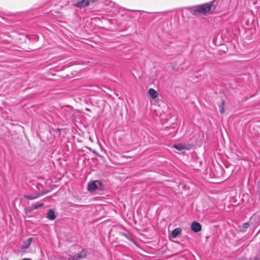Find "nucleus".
Masks as SVG:
<instances>
[{
	"label": "nucleus",
	"instance_id": "1",
	"mask_svg": "<svg viewBox=\"0 0 260 260\" xmlns=\"http://www.w3.org/2000/svg\"><path fill=\"white\" fill-rule=\"evenodd\" d=\"M193 146V144H184V143H178L174 144L173 147L179 151H182L183 150H189Z\"/></svg>",
	"mask_w": 260,
	"mask_h": 260
},
{
	"label": "nucleus",
	"instance_id": "2",
	"mask_svg": "<svg viewBox=\"0 0 260 260\" xmlns=\"http://www.w3.org/2000/svg\"><path fill=\"white\" fill-rule=\"evenodd\" d=\"M86 256V251L82 250L79 253H77L74 255L70 256L68 258V260H80L84 258Z\"/></svg>",
	"mask_w": 260,
	"mask_h": 260
},
{
	"label": "nucleus",
	"instance_id": "3",
	"mask_svg": "<svg viewBox=\"0 0 260 260\" xmlns=\"http://www.w3.org/2000/svg\"><path fill=\"white\" fill-rule=\"evenodd\" d=\"M97 183L100 186L102 185V183L98 180L89 182L87 187L88 191L89 192H93L95 190L98 189Z\"/></svg>",
	"mask_w": 260,
	"mask_h": 260
},
{
	"label": "nucleus",
	"instance_id": "4",
	"mask_svg": "<svg viewBox=\"0 0 260 260\" xmlns=\"http://www.w3.org/2000/svg\"><path fill=\"white\" fill-rule=\"evenodd\" d=\"M205 9L204 8L203 5L198 6L196 8L190 11V13L195 16H198L202 14H205Z\"/></svg>",
	"mask_w": 260,
	"mask_h": 260
},
{
	"label": "nucleus",
	"instance_id": "5",
	"mask_svg": "<svg viewBox=\"0 0 260 260\" xmlns=\"http://www.w3.org/2000/svg\"><path fill=\"white\" fill-rule=\"evenodd\" d=\"M97 1L98 0H81L80 1H78L75 4V6L78 8L85 7L88 6L90 3H94Z\"/></svg>",
	"mask_w": 260,
	"mask_h": 260
},
{
	"label": "nucleus",
	"instance_id": "6",
	"mask_svg": "<svg viewBox=\"0 0 260 260\" xmlns=\"http://www.w3.org/2000/svg\"><path fill=\"white\" fill-rule=\"evenodd\" d=\"M204 8L206 9L205 11V14H211L215 9L216 5L214 4H203Z\"/></svg>",
	"mask_w": 260,
	"mask_h": 260
},
{
	"label": "nucleus",
	"instance_id": "7",
	"mask_svg": "<svg viewBox=\"0 0 260 260\" xmlns=\"http://www.w3.org/2000/svg\"><path fill=\"white\" fill-rule=\"evenodd\" d=\"M44 206V203H36L32 205L31 206L27 208L26 209L27 213H30L32 210L38 209L39 207H41Z\"/></svg>",
	"mask_w": 260,
	"mask_h": 260
},
{
	"label": "nucleus",
	"instance_id": "8",
	"mask_svg": "<svg viewBox=\"0 0 260 260\" xmlns=\"http://www.w3.org/2000/svg\"><path fill=\"white\" fill-rule=\"evenodd\" d=\"M182 232V229L180 228L175 229L170 234L169 237L171 238H175L178 235L180 234Z\"/></svg>",
	"mask_w": 260,
	"mask_h": 260
},
{
	"label": "nucleus",
	"instance_id": "9",
	"mask_svg": "<svg viewBox=\"0 0 260 260\" xmlns=\"http://www.w3.org/2000/svg\"><path fill=\"white\" fill-rule=\"evenodd\" d=\"M191 229L194 232H200L201 230V225L196 221H193L191 223Z\"/></svg>",
	"mask_w": 260,
	"mask_h": 260
},
{
	"label": "nucleus",
	"instance_id": "10",
	"mask_svg": "<svg viewBox=\"0 0 260 260\" xmlns=\"http://www.w3.org/2000/svg\"><path fill=\"white\" fill-rule=\"evenodd\" d=\"M32 238H29L27 239L26 241L23 242V245H22V249H27L29 248L30 246L31 243L32 242Z\"/></svg>",
	"mask_w": 260,
	"mask_h": 260
},
{
	"label": "nucleus",
	"instance_id": "11",
	"mask_svg": "<svg viewBox=\"0 0 260 260\" xmlns=\"http://www.w3.org/2000/svg\"><path fill=\"white\" fill-rule=\"evenodd\" d=\"M47 218L51 220H53L56 218V215L54 211L52 209H50L47 212Z\"/></svg>",
	"mask_w": 260,
	"mask_h": 260
},
{
	"label": "nucleus",
	"instance_id": "12",
	"mask_svg": "<svg viewBox=\"0 0 260 260\" xmlns=\"http://www.w3.org/2000/svg\"><path fill=\"white\" fill-rule=\"evenodd\" d=\"M148 93L153 99H156L158 96L157 91L153 88H150L149 89Z\"/></svg>",
	"mask_w": 260,
	"mask_h": 260
},
{
	"label": "nucleus",
	"instance_id": "13",
	"mask_svg": "<svg viewBox=\"0 0 260 260\" xmlns=\"http://www.w3.org/2000/svg\"><path fill=\"white\" fill-rule=\"evenodd\" d=\"M40 196L39 194H35L34 195H24V198L27 200H34L37 199Z\"/></svg>",
	"mask_w": 260,
	"mask_h": 260
},
{
	"label": "nucleus",
	"instance_id": "14",
	"mask_svg": "<svg viewBox=\"0 0 260 260\" xmlns=\"http://www.w3.org/2000/svg\"><path fill=\"white\" fill-rule=\"evenodd\" d=\"M217 169L218 170H216L217 172L215 174V176L216 177H220L222 175V169L220 167H218Z\"/></svg>",
	"mask_w": 260,
	"mask_h": 260
},
{
	"label": "nucleus",
	"instance_id": "15",
	"mask_svg": "<svg viewBox=\"0 0 260 260\" xmlns=\"http://www.w3.org/2000/svg\"><path fill=\"white\" fill-rule=\"evenodd\" d=\"M63 109L65 112H69L70 114L73 112V110L71 106H67Z\"/></svg>",
	"mask_w": 260,
	"mask_h": 260
},
{
	"label": "nucleus",
	"instance_id": "16",
	"mask_svg": "<svg viewBox=\"0 0 260 260\" xmlns=\"http://www.w3.org/2000/svg\"><path fill=\"white\" fill-rule=\"evenodd\" d=\"M225 102L224 101H222L221 102V106L219 107V112L221 113H223L224 111V109L223 106H224Z\"/></svg>",
	"mask_w": 260,
	"mask_h": 260
},
{
	"label": "nucleus",
	"instance_id": "17",
	"mask_svg": "<svg viewBox=\"0 0 260 260\" xmlns=\"http://www.w3.org/2000/svg\"><path fill=\"white\" fill-rule=\"evenodd\" d=\"M249 226V223L248 222L244 223L242 225V227L244 229H247Z\"/></svg>",
	"mask_w": 260,
	"mask_h": 260
},
{
	"label": "nucleus",
	"instance_id": "18",
	"mask_svg": "<svg viewBox=\"0 0 260 260\" xmlns=\"http://www.w3.org/2000/svg\"><path fill=\"white\" fill-rule=\"evenodd\" d=\"M253 21H254V20H253V19H252V21H251V24H250V25H249V24H248V23H249V21H248V22H247V25L248 26H251V24H252V23L253 22Z\"/></svg>",
	"mask_w": 260,
	"mask_h": 260
},
{
	"label": "nucleus",
	"instance_id": "19",
	"mask_svg": "<svg viewBox=\"0 0 260 260\" xmlns=\"http://www.w3.org/2000/svg\"><path fill=\"white\" fill-rule=\"evenodd\" d=\"M254 260H260V258H259V257H256H256L254 258Z\"/></svg>",
	"mask_w": 260,
	"mask_h": 260
},
{
	"label": "nucleus",
	"instance_id": "20",
	"mask_svg": "<svg viewBox=\"0 0 260 260\" xmlns=\"http://www.w3.org/2000/svg\"><path fill=\"white\" fill-rule=\"evenodd\" d=\"M22 260H31V259H30V258H25L22 259Z\"/></svg>",
	"mask_w": 260,
	"mask_h": 260
},
{
	"label": "nucleus",
	"instance_id": "21",
	"mask_svg": "<svg viewBox=\"0 0 260 260\" xmlns=\"http://www.w3.org/2000/svg\"><path fill=\"white\" fill-rule=\"evenodd\" d=\"M122 157H128V158H131L132 157L126 156L125 155H123V156H122Z\"/></svg>",
	"mask_w": 260,
	"mask_h": 260
},
{
	"label": "nucleus",
	"instance_id": "22",
	"mask_svg": "<svg viewBox=\"0 0 260 260\" xmlns=\"http://www.w3.org/2000/svg\"><path fill=\"white\" fill-rule=\"evenodd\" d=\"M123 235H124L125 237H127V235L126 234H123Z\"/></svg>",
	"mask_w": 260,
	"mask_h": 260
},
{
	"label": "nucleus",
	"instance_id": "23",
	"mask_svg": "<svg viewBox=\"0 0 260 260\" xmlns=\"http://www.w3.org/2000/svg\"><path fill=\"white\" fill-rule=\"evenodd\" d=\"M46 193H47V192H44L43 193V194H46Z\"/></svg>",
	"mask_w": 260,
	"mask_h": 260
},
{
	"label": "nucleus",
	"instance_id": "24",
	"mask_svg": "<svg viewBox=\"0 0 260 260\" xmlns=\"http://www.w3.org/2000/svg\"><path fill=\"white\" fill-rule=\"evenodd\" d=\"M86 110H89H89L88 108H86Z\"/></svg>",
	"mask_w": 260,
	"mask_h": 260
}]
</instances>
